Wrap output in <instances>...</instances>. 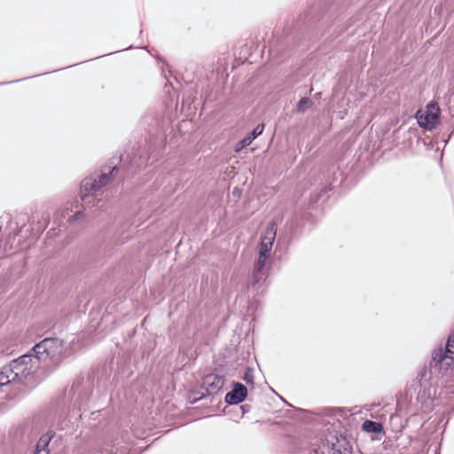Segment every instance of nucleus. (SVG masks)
Returning <instances> with one entry per match:
<instances>
[{
	"label": "nucleus",
	"mask_w": 454,
	"mask_h": 454,
	"mask_svg": "<svg viewBox=\"0 0 454 454\" xmlns=\"http://www.w3.org/2000/svg\"><path fill=\"white\" fill-rule=\"evenodd\" d=\"M312 105L311 101L309 98H302L298 105H297V111L298 112H305L308 108L310 107V106Z\"/></svg>",
	"instance_id": "obj_12"
},
{
	"label": "nucleus",
	"mask_w": 454,
	"mask_h": 454,
	"mask_svg": "<svg viewBox=\"0 0 454 454\" xmlns=\"http://www.w3.org/2000/svg\"><path fill=\"white\" fill-rule=\"evenodd\" d=\"M204 384L209 386V388L207 390L210 393H215L222 388V387L223 385V380L222 377L211 374V375H207L205 378Z\"/></svg>",
	"instance_id": "obj_9"
},
{
	"label": "nucleus",
	"mask_w": 454,
	"mask_h": 454,
	"mask_svg": "<svg viewBox=\"0 0 454 454\" xmlns=\"http://www.w3.org/2000/svg\"><path fill=\"white\" fill-rule=\"evenodd\" d=\"M333 454H342L340 450H334Z\"/></svg>",
	"instance_id": "obj_13"
},
{
	"label": "nucleus",
	"mask_w": 454,
	"mask_h": 454,
	"mask_svg": "<svg viewBox=\"0 0 454 454\" xmlns=\"http://www.w3.org/2000/svg\"><path fill=\"white\" fill-rule=\"evenodd\" d=\"M440 109L434 103H430L426 109L419 110L417 114V120L420 127L432 129L435 127L439 119Z\"/></svg>",
	"instance_id": "obj_6"
},
{
	"label": "nucleus",
	"mask_w": 454,
	"mask_h": 454,
	"mask_svg": "<svg viewBox=\"0 0 454 454\" xmlns=\"http://www.w3.org/2000/svg\"><path fill=\"white\" fill-rule=\"evenodd\" d=\"M247 395V387L240 383H237L232 391L226 394L225 402L229 404H238L246 398Z\"/></svg>",
	"instance_id": "obj_7"
},
{
	"label": "nucleus",
	"mask_w": 454,
	"mask_h": 454,
	"mask_svg": "<svg viewBox=\"0 0 454 454\" xmlns=\"http://www.w3.org/2000/svg\"><path fill=\"white\" fill-rule=\"evenodd\" d=\"M433 361L439 364L441 370H447L454 362V331L450 334L446 349L434 350Z\"/></svg>",
	"instance_id": "obj_5"
},
{
	"label": "nucleus",
	"mask_w": 454,
	"mask_h": 454,
	"mask_svg": "<svg viewBox=\"0 0 454 454\" xmlns=\"http://www.w3.org/2000/svg\"><path fill=\"white\" fill-rule=\"evenodd\" d=\"M363 429L367 433H381L383 427L380 423L365 420L363 424Z\"/></svg>",
	"instance_id": "obj_11"
},
{
	"label": "nucleus",
	"mask_w": 454,
	"mask_h": 454,
	"mask_svg": "<svg viewBox=\"0 0 454 454\" xmlns=\"http://www.w3.org/2000/svg\"><path fill=\"white\" fill-rule=\"evenodd\" d=\"M264 125L258 124L248 136L237 143L235 145V152L239 153L246 146H248L258 136L262 133Z\"/></svg>",
	"instance_id": "obj_8"
},
{
	"label": "nucleus",
	"mask_w": 454,
	"mask_h": 454,
	"mask_svg": "<svg viewBox=\"0 0 454 454\" xmlns=\"http://www.w3.org/2000/svg\"><path fill=\"white\" fill-rule=\"evenodd\" d=\"M62 340L57 338H47L36 344L34 348V356L38 362L46 360L48 357L53 358L62 352Z\"/></svg>",
	"instance_id": "obj_3"
},
{
	"label": "nucleus",
	"mask_w": 454,
	"mask_h": 454,
	"mask_svg": "<svg viewBox=\"0 0 454 454\" xmlns=\"http://www.w3.org/2000/svg\"><path fill=\"white\" fill-rule=\"evenodd\" d=\"M38 359L32 354L20 356L6 365V372L11 374L13 380L22 381L34 373L39 367Z\"/></svg>",
	"instance_id": "obj_1"
},
{
	"label": "nucleus",
	"mask_w": 454,
	"mask_h": 454,
	"mask_svg": "<svg viewBox=\"0 0 454 454\" xmlns=\"http://www.w3.org/2000/svg\"><path fill=\"white\" fill-rule=\"evenodd\" d=\"M108 175L103 174L98 179L87 177L82 182L81 197L84 204H89L90 196H96L102 186L107 184Z\"/></svg>",
	"instance_id": "obj_4"
},
{
	"label": "nucleus",
	"mask_w": 454,
	"mask_h": 454,
	"mask_svg": "<svg viewBox=\"0 0 454 454\" xmlns=\"http://www.w3.org/2000/svg\"><path fill=\"white\" fill-rule=\"evenodd\" d=\"M276 237V230L273 225L267 227L263 236L261 239L259 246V255L254 266V277L259 279L258 275L263 270L267 260L270 257L273 242Z\"/></svg>",
	"instance_id": "obj_2"
},
{
	"label": "nucleus",
	"mask_w": 454,
	"mask_h": 454,
	"mask_svg": "<svg viewBox=\"0 0 454 454\" xmlns=\"http://www.w3.org/2000/svg\"><path fill=\"white\" fill-rule=\"evenodd\" d=\"M51 440V435H50L49 434L42 435L37 442L35 454H49L50 451L48 450V446Z\"/></svg>",
	"instance_id": "obj_10"
}]
</instances>
